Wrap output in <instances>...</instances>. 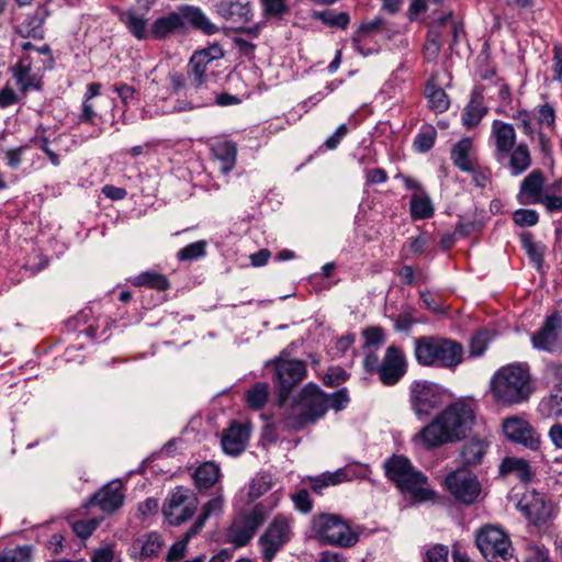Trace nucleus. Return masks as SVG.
Returning <instances> with one entry per match:
<instances>
[{
    "instance_id": "obj_20",
    "label": "nucleus",
    "mask_w": 562,
    "mask_h": 562,
    "mask_svg": "<svg viewBox=\"0 0 562 562\" xmlns=\"http://www.w3.org/2000/svg\"><path fill=\"white\" fill-rule=\"evenodd\" d=\"M520 510L533 524H542L547 521L552 514L551 503L547 501L546 496L536 492L526 495L519 502Z\"/></svg>"
},
{
    "instance_id": "obj_52",
    "label": "nucleus",
    "mask_w": 562,
    "mask_h": 562,
    "mask_svg": "<svg viewBox=\"0 0 562 562\" xmlns=\"http://www.w3.org/2000/svg\"><path fill=\"white\" fill-rule=\"evenodd\" d=\"M271 488V481L269 477L261 475L257 476L252 480L250 486L248 496L250 501H255L262 496L265 493H267Z\"/></svg>"
},
{
    "instance_id": "obj_35",
    "label": "nucleus",
    "mask_w": 562,
    "mask_h": 562,
    "mask_svg": "<svg viewBox=\"0 0 562 562\" xmlns=\"http://www.w3.org/2000/svg\"><path fill=\"white\" fill-rule=\"evenodd\" d=\"M13 77L19 89L25 94L30 89H38L34 82L35 77L31 74V63L21 59L13 68Z\"/></svg>"
},
{
    "instance_id": "obj_12",
    "label": "nucleus",
    "mask_w": 562,
    "mask_h": 562,
    "mask_svg": "<svg viewBox=\"0 0 562 562\" xmlns=\"http://www.w3.org/2000/svg\"><path fill=\"white\" fill-rule=\"evenodd\" d=\"M196 507V496L190 490L178 486L167 496L162 514L168 524L179 526L193 516Z\"/></svg>"
},
{
    "instance_id": "obj_45",
    "label": "nucleus",
    "mask_w": 562,
    "mask_h": 562,
    "mask_svg": "<svg viewBox=\"0 0 562 562\" xmlns=\"http://www.w3.org/2000/svg\"><path fill=\"white\" fill-rule=\"evenodd\" d=\"M543 380L552 389L562 387V361H549L543 368Z\"/></svg>"
},
{
    "instance_id": "obj_3",
    "label": "nucleus",
    "mask_w": 562,
    "mask_h": 562,
    "mask_svg": "<svg viewBox=\"0 0 562 562\" xmlns=\"http://www.w3.org/2000/svg\"><path fill=\"white\" fill-rule=\"evenodd\" d=\"M463 346L441 336H422L414 340V356L423 367L452 369L463 361Z\"/></svg>"
},
{
    "instance_id": "obj_29",
    "label": "nucleus",
    "mask_w": 562,
    "mask_h": 562,
    "mask_svg": "<svg viewBox=\"0 0 562 562\" xmlns=\"http://www.w3.org/2000/svg\"><path fill=\"white\" fill-rule=\"evenodd\" d=\"M212 153L221 161V170L228 173L236 164L237 147L233 142H218L212 146Z\"/></svg>"
},
{
    "instance_id": "obj_25",
    "label": "nucleus",
    "mask_w": 562,
    "mask_h": 562,
    "mask_svg": "<svg viewBox=\"0 0 562 562\" xmlns=\"http://www.w3.org/2000/svg\"><path fill=\"white\" fill-rule=\"evenodd\" d=\"M487 113V108L484 105V97L477 89L471 93L470 102L463 110L462 122L467 127L476 126L483 116Z\"/></svg>"
},
{
    "instance_id": "obj_43",
    "label": "nucleus",
    "mask_w": 562,
    "mask_h": 562,
    "mask_svg": "<svg viewBox=\"0 0 562 562\" xmlns=\"http://www.w3.org/2000/svg\"><path fill=\"white\" fill-rule=\"evenodd\" d=\"M315 18L321 20L326 25L336 26L341 30H346L350 22L349 14L347 12L336 13L330 10L316 12Z\"/></svg>"
},
{
    "instance_id": "obj_55",
    "label": "nucleus",
    "mask_w": 562,
    "mask_h": 562,
    "mask_svg": "<svg viewBox=\"0 0 562 562\" xmlns=\"http://www.w3.org/2000/svg\"><path fill=\"white\" fill-rule=\"evenodd\" d=\"M192 537L187 538V533L184 535L182 540L175 542L167 552L166 560L168 562H173L182 559L184 557V552L187 549V543Z\"/></svg>"
},
{
    "instance_id": "obj_58",
    "label": "nucleus",
    "mask_w": 562,
    "mask_h": 562,
    "mask_svg": "<svg viewBox=\"0 0 562 562\" xmlns=\"http://www.w3.org/2000/svg\"><path fill=\"white\" fill-rule=\"evenodd\" d=\"M98 524L94 520H81L76 521L72 525V529L80 538H88L95 530Z\"/></svg>"
},
{
    "instance_id": "obj_53",
    "label": "nucleus",
    "mask_w": 562,
    "mask_h": 562,
    "mask_svg": "<svg viewBox=\"0 0 562 562\" xmlns=\"http://www.w3.org/2000/svg\"><path fill=\"white\" fill-rule=\"evenodd\" d=\"M448 558V547L435 544L425 551L423 562H449Z\"/></svg>"
},
{
    "instance_id": "obj_13",
    "label": "nucleus",
    "mask_w": 562,
    "mask_h": 562,
    "mask_svg": "<svg viewBox=\"0 0 562 562\" xmlns=\"http://www.w3.org/2000/svg\"><path fill=\"white\" fill-rule=\"evenodd\" d=\"M446 486L453 497L462 504L470 505L481 494V484L476 475L464 469H457L446 476Z\"/></svg>"
},
{
    "instance_id": "obj_9",
    "label": "nucleus",
    "mask_w": 562,
    "mask_h": 562,
    "mask_svg": "<svg viewBox=\"0 0 562 562\" xmlns=\"http://www.w3.org/2000/svg\"><path fill=\"white\" fill-rule=\"evenodd\" d=\"M276 387L278 402L282 406L289 398L292 389L306 375V364L302 360L289 359L285 350L274 359Z\"/></svg>"
},
{
    "instance_id": "obj_40",
    "label": "nucleus",
    "mask_w": 562,
    "mask_h": 562,
    "mask_svg": "<svg viewBox=\"0 0 562 562\" xmlns=\"http://www.w3.org/2000/svg\"><path fill=\"white\" fill-rule=\"evenodd\" d=\"M134 285L148 286L158 291H165L169 289L170 283L166 276L158 272L146 271L136 276Z\"/></svg>"
},
{
    "instance_id": "obj_26",
    "label": "nucleus",
    "mask_w": 562,
    "mask_h": 562,
    "mask_svg": "<svg viewBox=\"0 0 562 562\" xmlns=\"http://www.w3.org/2000/svg\"><path fill=\"white\" fill-rule=\"evenodd\" d=\"M164 540L161 535L151 531L136 538L132 544L134 553H138L140 558L147 559L156 555L162 548Z\"/></svg>"
},
{
    "instance_id": "obj_33",
    "label": "nucleus",
    "mask_w": 562,
    "mask_h": 562,
    "mask_svg": "<svg viewBox=\"0 0 562 562\" xmlns=\"http://www.w3.org/2000/svg\"><path fill=\"white\" fill-rule=\"evenodd\" d=\"M448 21V18H439L431 25L427 42L425 44V57L428 60H434L439 55L441 48L440 38L443 36V32L441 31V25Z\"/></svg>"
},
{
    "instance_id": "obj_15",
    "label": "nucleus",
    "mask_w": 562,
    "mask_h": 562,
    "mask_svg": "<svg viewBox=\"0 0 562 562\" xmlns=\"http://www.w3.org/2000/svg\"><path fill=\"white\" fill-rule=\"evenodd\" d=\"M502 426L508 440L530 450L539 449L540 436L528 420L518 416L507 417Z\"/></svg>"
},
{
    "instance_id": "obj_27",
    "label": "nucleus",
    "mask_w": 562,
    "mask_h": 562,
    "mask_svg": "<svg viewBox=\"0 0 562 562\" xmlns=\"http://www.w3.org/2000/svg\"><path fill=\"white\" fill-rule=\"evenodd\" d=\"M472 149V140L470 138H462L451 150L452 162L462 171H473L476 165L475 160L470 157Z\"/></svg>"
},
{
    "instance_id": "obj_22",
    "label": "nucleus",
    "mask_w": 562,
    "mask_h": 562,
    "mask_svg": "<svg viewBox=\"0 0 562 562\" xmlns=\"http://www.w3.org/2000/svg\"><path fill=\"white\" fill-rule=\"evenodd\" d=\"M488 442L483 439L472 438L462 445L459 453V468L470 471L480 465L487 452Z\"/></svg>"
},
{
    "instance_id": "obj_39",
    "label": "nucleus",
    "mask_w": 562,
    "mask_h": 562,
    "mask_svg": "<svg viewBox=\"0 0 562 562\" xmlns=\"http://www.w3.org/2000/svg\"><path fill=\"white\" fill-rule=\"evenodd\" d=\"M501 470L504 473H514L516 476L522 481L528 482L531 479V469L529 463L524 459L518 458H505Z\"/></svg>"
},
{
    "instance_id": "obj_56",
    "label": "nucleus",
    "mask_w": 562,
    "mask_h": 562,
    "mask_svg": "<svg viewBox=\"0 0 562 562\" xmlns=\"http://www.w3.org/2000/svg\"><path fill=\"white\" fill-rule=\"evenodd\" d=\"M327 400H328V408L331 407L335 411H340L349 402L348 391H347V389H341L334 394H330V395L327 394Z\"/></svg>"
},
{
    "instance_id": "obj_51",
    "label": "nucleus",
    "mask_w": 562,
    "mask_h": 562,
    "mask_svg": "<svg viewBox=\"0 0 562 562\" xmlns=\"http://www.w3.org/2000/svg\"><path fill=\"white\" fill-rule=\"evenodd\" d=\"M263 13L268 16L280 18L289 12L286 0H260Z\"/></svg>"
},
{
    "instance_id": "obj_38",
    "label": "nucleus",
    "mask_w": 562,
    "mask_h": 562,
    "mask_svg": "<svg viewBox=\"0 0 562 562\" xmlns=\"http://www.w3.org/2000/svg\"><path fill=\"white\" fill-rule=\"evenodd\" d=\"M121 21L137 40H145L148 37V32L146 30L147 20L143 15L137 14L133 10H128L121 14Z\"/></svg>"
},
{
    "instance_id": "obj_18",
    "label": "nucleus",
    "mask_w": 562,
    "mask_h": 562,
    "mask_svg": "<svg viewBox=\"0 0 562 562\" xmlns=\"http://www.w3.org/2000/svg\"><path fill=\"white\" fill-rule=\"evenodd\" d=\"M492 137L495 142V158L504 164L516 142V132L512 124L495 120L492 124Z\"/></svg>"
},
{
    "instance_id": "obj_42",
    "label": "nucleus",
    "mask_w": 562,
    "mask_h": 562,
    "mask_svg": "<svg viewBox=\"0 0 562 562\" xmlns=\"http://www.w3.org/2000/svg\"><path fill=\"white\" fill-rule=\"evenodd\" d=\"M384 20L382 18H375L372 21H367L361 23L355 35L352 36V44L355 48L363 54L362 48L360 47L359 43L361 38L370 36L371 34L379 32L384 26Z\"/></svg>"
},
{
    "instance_id": "obj_8",
    "label": "nucleus",
    "mask_w": 562,
    "mask_h": 562,
    "mask_svg": "<svg viewBox=\"0 0 562 562\" xmlns=\"http://www.w3.org/2000/svg\"><path fill=\"white\" fill-rule=\"evenodd\" d=\"M312 529L315 537L325 543L349 548L358 542V535L338 515L319 514L313 517Z\"/></svg>"
},
{
    "instance_id": "obj_16",
    "label": "nucleus",
    "mask_w": 562,
    "mask_h": 562,
    "mask_svg": "<svg viewBox=\"0 0 562 562\" xmlns=\"http://www.w3.org/2000/svg\"><path fill=\"white\" fill-rule=\"evenodd\" d=\"M562 337V315L554 312L549 315L542 326L532 334V347L538 350L553 351Z\"/></svg>"
},
{
    "instance_id": "obj_64",
    "label": "nucleus",
    "mask_w": 562,
    "mask_h": 562,
    "mask_svg": "<svg viewBox=\"0 0 562 562\" xmlns=\"http://www.w3.org/2000/svg\"><path fill=\"white\" fill-rule=\"evenodd\" d=\"M113 90H114V92L117 93V95L120 97L121 101L125 105L128 104V101L134 98V94L136 92V90L132 86H128L126 83L115 85V86H113Z\"/></svg>"
},
{
    "instance_id": "obj_34",
    "label": "nucleus",
    "mask_w": 562,
    "mask_h": 562,
    "mask_svg": "<svg viewBox=\"0 0 562 562\" xmlns=\"http://www.w3.org/2000/svg\"><path fill=\"white\" fill-rule=\"evenodd\" d=\"M193 477L200 490H207L217 482L220 468L214 462H204L196 468Z\"/></svg>"
},
{
    "instance_id": "obj_24",
    "label": "nucleus",
    "mask_w": 562,
    "mask_h": 562,
    "mask_svg": "<svg viewBox=\"0 0 562 562\" xmlns=\"http://www.w3.org/2000/svg\"><path fill=\"white\" fill-rule=\"evenodd\" d=\"M217 13L233 24L243 25L250 21L251 9L249 3L234 0H221L216 5Z\"/></svg>"
},
{
    "instance_id": "obj_49",
    "label": "nucleus",
    "mask_w": 562,
    "mask_h": 562,
    "mask_svg": "<svg viewBox=\"0 0 562 562\" xmlns=\"http://www.w3.org/2000/svg\"><path fill=\"white\" fill-rule=\"evenodd\" d=\"M205 248H206V243L204 240H199V241L189 244L178 251L177 258L180 261H191V260L202 258L206 254Z\"/></svg>"
},
{
    "instance_id": "obj_36",
    "label": "nucleus",
    "mask_w": 562,
    "mask_h": 562,
    "mask_svg": "<svg viewBox=\"0 0 562 562\" xmlns=\"http://www.w3.org/2000/svg\"><path fill=\"white\" fill-rule=\"evenodd\" d=\"M205 54L194 53L188 64V76L191 80V86L195 89L204 83L205 71L210 63L206 61Z\"/></svg>"
},
{
    "instance_id": "obj_17",
    "label": "nucleus",
    "mask_w": 562,
    "mask_h": 562,
    "mask_svg": "<svg viewBox=\"0 0 562 562\" xmlns=\"http://www.w3.org/2000/svg\"><path fill=\"white\" fill-rule=\"evenodd\" d=\"M409 398L418 417L428 415L439 403L435 386L428 382H414L411 386Z\"/></svg>"
},
{
    "instance_id": "obj_21",
    "label": "nucleus",
    "mask_w": 562,
    "mask_h": 562,
    "mask_svg": "<svg viewBox=\"0 0 562 562\" xmlns=\"http://www.w3.org/2000/svg\"><path fill=\"white\" fill-rule=\"evenodd\" d=\"M249 428L232 422L229 427L223 431L221 445L225 453L231 456L240 454L247 447Z\"/></svg>"
},
{
    "instance_id": "obj_62",
    "label": "nucleus",
    "mask_w": 562,
    "mask_h": 562,
    "mask_svg": "<svg viewBox=\"0 0 562 562\" xmlns=\"http://www.w3.org/2000/svg\"><path fill=\"white\" fill-rule=\"evenodd\" d=\"M348 134V127L346 124H341L337 127V130L335 131V133L333 135H330L326 142H325V146L328 148V149H335L340 140Z\"/></svg>"
},
{
    "instance_id": "obj_19",
    "label": "nucleus",
    "mask_w": 562,
    "mask_h": 562,
    "mask_svg": "<svg viewBox=\"0 0 562 562\" xmlns=\"http://www.w3.org/2000/svg\"><path fill=\"white\" fill-rule=\"evenodd\" d=\"M122 488L123 485L120 481H112L95 493L89 504L99 506L103 513L112 514L123 505Z\"/></svg>"
},
{
    "instance_id": "obj_31",
    "label": "nucleus",
    "mask_w": 562,
    "mask_h": 562,
    "mask_svg": "<svg viewBox=\"0 0 562 562\" xmlns=\"http://www.w3.org/2000/svg\"><path fill=\"white\" fill-rule=\"evenodd\" d=\"M348 480V474L344 469H338L335 472H325L318 476H310L308 482L313 492L323 494V490L337 485Z\"/></svg>"
},
{
    "instance_id": "obj_30",
    "label": "nucleus",
    "mask_w": 562,
    "mask_h": 562,
    "mask_svg": "<svg viewBox=\"0 0 562 562\" xmlns=\"http://www.w3.org/2000/svg\"><path fill=\"white\" fill-rule=\"evenodd\" d=\"M508 167L513 176L526 171L531 165L530 151L527 144H518L508 155Z\"/></svg>"
},
{
    "instance_id": "obj_10",
    "label": "nucleus",
    "mask_w": 562,
    "mask_h": 562,
    "mask_svg": "<svg viewBox=\"0 0 562 562\" xmlns=\"http://www.w3.org/2000/svg\"><path fill=\"white\" fill-rule=\"evenodd\" d=\"M267 516L262 505L238 513L232 520L227 531V542L235 547L246 546L255 536L258 528L265 522Z\"/></svg>"
},
{
    "instance_id": "obj_2",
    "label": "nucleus",
    "mask_w": 562,
    "mask_h": 562,
    "mask_svg": "<svg viewBox=\"0 0 562 562\" xmlns=\"http://www.w3.org/2000/svg\"><path fill=\"white\" fill-rule=\"evenodd\" d=\"M493 398L505 405H518L529 401L536 391L530 367L515 362L501 367L490 384Z\"/></svg>"
},
{
    "instance_id": "obj_11",
    "label": "nucleus",
    "mask_w": 562,
    "mask_h": 562,
    "mask_svg": "<svg viewBox=\"0 0 562 562\" xmlns=\"http://www.w3.org/2000/svg\"><path fill=\"white\" fill-rule=\"evenodd\" d=\"M476 546L490 562L507 561L513 555L509 537L498 527L485 526L476 532Z\"/></svg>"
},
{
    "instance_id": "obj_1",
    "label": "nucleus",
    "mask_w": 562,
    "mask_h": 562,
    "mask_svg": "<svg viewBox=\"0 0 562 562\" xmlns=\"http://www.w3.org/2000/svg\"><path fill=\"white\" fill-rule=\"evenodd\" d=\"M475 424V407L472 402L457 401L440 412L414 437L424 448L432 449L462 440Z\"/></svg>"
},
{
    "instance_id": "obj_4",
    "label": "nucleus",
    "mask_w": 562,
    "mask_h": 562,
    "mask_svg": "<svg viewBox=\"0 0 562 562\" xmlns=\"http://www.w3.org/2000/svg\"><path fill=\"white\" fill-rule=\"evenodd\" d=\"M328 411L327 394L317 385L307 384L290 412L282 418V425L289 430H300L308 423H315Z\"/></svg>"
},
{
    "instance_id": "obj_5",
    "label": "nucleus",
    "mask_w": 562,
    "mask_h": 562,
    "mask_svg": "<svg viewBox=\"0 0 562 562\" xmlns=\"http://www.w3.org/2000/svg\"><path fill=\"white\" fill-rule=\"evenodd\" d=\"M187 23L209 35L217 32V27L200 8L181 5L177 11L155 20L150 27V35L155 40H164L171 34L184 32Z\"/></svg>"
},
{
    "instance_id": "obj_61",
    "label": "nucleus",
    "mask_w": 562,
    "mask_h": 562,
    "mask_svg": "<svg viewBox=\"0 0 562 562\" xmlns=\"http://www.w3.org/2000/svg\"><path fill=\"white\" fill-rule=\"evenodd\" d=\"M0 562H31L27 547L15 549L12 554L0 557Z\"/></svg>"
},
{
    "instance_id": "obj_47",
    "label": "nucleus",
    "mask_w": 562,
    "mask_h": 562,
    "mask_svg": "<svg viewBox=\"0 0 562 562\" xmlns=\"http://www.w3.org/2000/svg\"><path fill=\"white\" fill-rule=\"evenodd\" d=\"M268 400V385L266 383L259 382L254 385L247 392V402L249 407L252 409H260L265 406Z\"/></svg>"
},
{
    "instance_id": "obj_57",
    "label": "nucleus",
    "mask_w": 562,
    "mask_h": 562,
    "mask_svg": "<svg viewBox=\"0 0 562 562\" xmlns=\"http://www.w3.org/2000/svg\"><path fill=\"white\" fill-rule=\"evenodd\" d=\"M441 18H448V21H446L441 25V31L443 34L447 32L451 34L452 36V43L451 46L458 43L459 33L462 31V26L459 25L453 19L451 12L447 13L446 15H442Z\"/></svg>"
},
{
    "instance_id": "obj_48",
    "label": "nucleus",
    "mask_w": 562,
    "mask_h": 562,
    "mask_svg": "<svg viewBox=\"0 0 562 562\" xmlns=\"http://www.w3.org/2000/svg\"><path fill=\"white\" fill-rule=\"evenodd\" d=\"M491 341V334L486 329L476 331L470 339L469 349L472 357H479L484 353Z\"/></svg>"
},
{
    "instance_id": "obj_50",
    "label": "nucleus",
    "mask_w": 562,
    "mask_h": 562,
    "mask_svg": "<svg viewBox=\"0 0 562 562\" xmlns=\"http://www.w3.org/2000/svg\"><path fill=\"white\" fill-rule=\"evenodd\" d=\"M437 132L434 127L428 126L422 130L414 139V146L417 151L426 153L435 144Z\"/></svg>"
},
{
    "instance_id": "obj_41",
    "label": "nucleus",
    "mask_w": 562,
    "mask_h": 562,
    "mask_svg": "<svg viewBox=\"0 0 562 562\" xmlns=\"http://www.w3.org/2000/svg\"><path fill=\"white\" fill-rule=\"evenodd\" d=\"M434 207L431 200L427 194H414L411 199V215L415 220H425L431 217Z\"/></svg>"
},
{
    "instance_id": "obj_60",
    "label": "nucleus",
    "mask_w": 562,
    "mask_h": 562,
    "mask_svg": "<svg viewBox=\"0 0 562 562\" xmlns=\"http://www.w3.org/2000/svg\"><path fill=\"white\" fill-rule=\"evenodd\" d=\"M555 120V113L553 108L546 103L539 106L538 109V123L539 124H546L547 126L551 127L554 124Z\"/></svg>"
},
{
    "instance_id": "obj_28",
    "label": "nucleus",
    "mask_w": 562,
    "mask_h": 562,
    "mask_svg": "<svg viewBox=\"0 0 562 562\" xmlns=\"http://www.w3.org/2000/svg\"><path fill=\"white\" fill-rule=\"evenodd\" d=\"M224 509V498L222 495H217L216 497L210 499L204 506L202 507V512L195 522L190 527V529L187 531V538L188 537H194L198 535L201 529L203 528L205 521L211 517L215 515H220Z\"/></svg>"
},
{
    "instance_id": "obj_54",
    "label": "nucleus",
    "mask_w": 562,
    "mask_h": 562,
    "mask_svg": "<svg viewBox=\"0 0 562 562\" xmlns=\"http://www.w3.org/2000/svg\"><path fill=\"white\" fill-rule=\"evenodd\" d=\"M538 220L539 215L535 210L520 209L514 213V222L519 226H533Z\"/></svg>"
},
{
    "instance_id": "obj_7",
    "label": "nucleus",
    "mask_w": 562,
    "mask_h": 562,
    "mask_svg": "<svg viewBox=\"0 0 562 562\" xmlns=\"http://www.w3.org/2000/svg\"><path fill=\"white\" fill-rule=\"evenodd\" d=\"M362 366L367 373L378 374L380 382L385 386L397 384L408 368L404 350L396 345L389 346L382 359L374 350H368Z\"/></svg>"
},
{
    "instance_id": "obj_37",
    "label": "nucleus",
    "mask_w": 562,
    "mask_h": 562,
    "mask_svg": "<svg viewBox=\"0 0 562 562\" xmlns=\"http://www.w3.org/2000/svg\"><path fill=\"white\" fill-rule=\"evenodd\" d=\"M539 409L547 417H562V387L552 389L549 395L542 397Z\"/></svg>"
},
{
    "instance_id": "obj_6",
    "label": "nucleus",
    "mask_w": 562,
    "mask_h": 562,
    "mask_svg": "<svg viewBox=\"0 0 562 562\" xmlns=\"http://www.w3.org/2000/svg\"><path fill=\"white\" fill-rule=\"evenodd\" d=\"M386 476L403 491L412 495L414 502L429 501L435 492L427 487V476L416 471L409 460L403 456H394L385 464Z\"/></svg>"
},
{
    "instance_id": "obj_63",
    "label": "nucleus",
    "mask_w": 562,
    "mask_h": 562,
    "mask_svg": "<svg viewBox=\"0 0 562 562\" xmlns=\"http://www.w3.org/2000/svg\"><path fill=\"white\" fill-rule=\"evenodd\" d=\"M472 173V180L474 184L479 188H485L487 182L490 181V170L488 169H481L477 167V164L474 166L473 171H469Z\"/></svg>"
},
{
    "instance_id": "obj_23",
    "label": "nucleus",
    "mask_w": 562,
    "mask_h": 562,
    "mask_svg": "<svg viewBox=\"0 0 562 562\" xmlns=\"http://www.w3.org/2000/svg\"><path fill=\"white\" fill-rule=\"evenodd\" d=\"M544 186V177L541 170H532L521 182L519 199L521 203H539L542 202V190Z\"/></svg>"
},
{
    "instance_id": "obj_14",
    "label": "nucleus",
    "mask_w": 562,
    "mask_h": 562,
    "mask_svg": "<svg viewBox=\"0 0 562 562\" xmlns=\"http://www.w3.org/2000/svg\"><path fill=\"white\" fill-rule=\"evenodd\" d=\"M290 539L291 529L289 520L284 517H276L259 538V546L265 562H271Z\"/></svg>"
},
{
    "instance_id": "obj_46",
    "label": "nucleus",
    "mask_w": 562,
    "mask_h": 562,
    "mask_svg": "<svg viewBox=\"0 0 562 562\" xmlns=\"http://www.w3.org/2000/svg\"><path fill=\"white\" fill-rule=\"evenodd\" d=\"M426 94L430 106L436 112H443L449 108V99L446 91L435 86H427Z\"/></svg>"
},
{
    "instance_id": "obj_32",
    "label": "nucleus",
    "mask_w": 562,
    "mask_h": 562,
    "mask_svg": "<svg viewBox=\"0 0 562 562\" xmlns=\"http://www.w3.org/2000/svg\"><path fill=\"white\" fill-rule=\"evenodd\" d=\"M520 241L524 250L526 251L530 262L540 270L543 265V256L546 252V246L541 243H537L532 238V234L524 232L520 234Z\"/></svg>"
},
{
    "instance_id": "obj_59",
    "label": "nucleus",
    "mask_w": 562,
    "mask_h": 562,
    "mask_svg": "<svg viewBox=\"0 0 562 562\" xmlns=\"http://www.w3.org/2000/svg\"><path fill=\"white\" fill-rule=\"evenodd\" d=\"M295 507L302 513H308L312 509V502L306 490H300L292 496Z\"/></svg>"
},
{
    "instance_id": "obj_44",
    "label": "nucleus",
    "mask_w": 562,
    "mask_h": 562,
    "mask_svg": "<svg viewBox=\"0 0 562 562\" xmlns=\"http://www.w3.org/2000/svg\"><path fill=\"white\" fill-rule=\"evenodd\" d=\"M364 337V353L368 350H376L385 342V333L382 327L371 326L363 330Z\"/></svg>"
}]
</instances>
